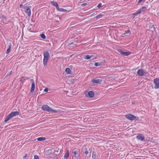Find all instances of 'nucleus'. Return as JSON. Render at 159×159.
<instances>
[{
	"mask_svg": "<svg viewBox=\"0 0 159 159\" xmlns=\"http://www.w3.org/2000/svg\"><path fill=\"white\" fill-rule=\"evenodd\" d=\"M43 64L44 66L47 65V62L50 57V55L49 52L46 51L43 52Z\"/></svg>",
	"mask_w": 159,
	"mask_h": 159,
	"instance_id": "1",
	"label": "nucleus"
},
{
	"mask_svg": "<svg viewBox=\"0 0 159 159\" xmlns=\"http://www.w3.org/2000/svg\"><path fill=\"white\" fill-rule=\"evenodd\" d=\"M42 109L44 111H46L48 112L57 113L58 111L52 109L49 107L47 105H44L42 107Z\"/></svg>",
	"mask_w": 159,
	"mask_h": 159,
	"instance_id": "2",
	"label": "nucleus"
},
{
	"mask_svg": "<svg viewBox=\"0 0 159 159\" xmlns=\"http://www.w3.org/2000/svg\"><path fill=\"white\" fill-rule=\"evenodd\" d=\"M125 117L126 118L130 120H137L139 119V118L134 115L131 114H129L125 116Z\"/></svg>",
	"mask_w": 159,
	"mask_h": 159,
	"instance_id": "3",
	"label": "nucleus"
},
{
	"mask_svg": "<svg viewBox=\"0 0 159 159\" xmlns=\"http://www.w3.org/2000/svg\"><path fill=\"white\" fill-rule=\"evenodd\" d=\"M153 83L154 84V87L155 89H159V79L156 78L153 80Z\"/></svg>",
	"mask_w": 159,
	"mask_h": 159,
	"instance_id": "4",
	"label": "nucleus"
},
{
	"mask_svg": "<svg viewBox=\"0 0 159 159\" xmlns=\"http://www.w3.org/2000/svg\"><path fill=\"white\" fill-rule=\"evenodd\" d=\"M31 6H25L24 7L25 10V12L28 14V16H31Z\"/></svg>",
	"mask_w": 159,
	"mask_h": 159,
	"instance_id": "5",
	"label": "nucleus"
},
{
	"mask_svg": "<svg viewBox=\"0 0 159 159\" xmlns=\"http://www.w3.org/2000/svg\"><path fill=\"white\" fill-rule=\"evenodd\" d=\"M117 51L121 55L125 56H128L131 53V52L129 51L124 52L122 50L120 49H118Z\"/></svg>",
	"mask_w": 159,
	"mask_h": 159,
	"instance_id": "6",
	"label": "nucleus"
},
{
	"mask_svg": "<svg viewBox=\"0 0 159 159\" xmlns=\"http://www.w3.org/2000/svg\"><path fill=\"white\" fill-rule=\"evenodd\" d=\"M86 97L88 98H93L94 96V93L92 91H89V92H86L85 93Z\"/></svg>",
	"mask_w": 159,
	"mask_h": 159,
	"instance_id": "7",
	"label": "nucleus"
},
{
	"mask_svg": "<svg viewBox=\"0 0 159 159\" xmlns=\"http://www.w3.org/2000/svg\"><path fill=\"white\" fill-rule=\"evenodd\" d=\"M136 138L139 140L141 141H143L145 137L142 134H139L136 136Z\"/></svg>",
	"mask_w": 159,
	"mask_h": 159,
	"instance_id": "8",
	"label": "nucleus"
},
{
	"mask_svg": "<svg viewBox=\"0 0 159 159\" xmlns=\"http://www.w3.org/2000/svg\"><path fill=\"white\" fill-rule=\"evenodd\" d=\"M53 150V148H51L49 149H46L45 151L46 154L47 155H48L49 154L52 153Z\"/></svg>",
	"mask_w": 159,
	"mask_h": 159,
	"instance_id": "9",
	"label": "nucleus"
},
{
	"mask_svg": "<svg viewBox=\"0 0 159 159\" xmlns=\"http://www.w3.org/2000/svg\"><path fill=\"white\" fill-rule=\"evenodd\" d=\"M12 117L11 116V115L10 113L7 116L5 120L4 121L3 123V125L5 124V123L7 121H9L10 120L11 118H12Z\"/></svg>",
	"mask_w": 159,
	"mask_h": 159,
	"instance_id": "10",
	"label": "nucleus"
},
{
	"mask_svg": "<svg viewBox=\"0 0 159 159\" xmlns=\"http://www.w3.org/2000/svg\"><path fill=\"white\" fill-rule=\"evenodd\" d=\"M102 81V80L100 79H93L92 80V82L93 83H95V84H97L98 83L100 84Z\"/></svg>",
	"mask_w": 159,
	"mask_h": 159,
	"instance_id": "11",
	"label": "nucleus"
},
{
	"mask_svg": "<svg viewBox=\"0 0 159 159\" xmlns=\"http://www.w3.org/2000/svg\"><path fill=\"white\" fill-rule=\"evenodd\" d=\"M137 73L139 76H143V70L142 69L139 70L137 71Z\"/></svg>",
	"mask_w": 159,
	"mask_h": 159,
	"instance_id": "12",
	"label": "nucleus"
},
{
	"mask_svg": "<svg viewBox=\"0 0 159 159\" xmlns=\"http://www.w3.org/2000/svg\"><path fill=\"white\" fill-rule=\"evenodd\" d=\"M84 148L83 151V153L84 154L86 155V156L90 150V148L89 147L86 148V147Z\"/></svg>",
	"mask_w": 159,
	"mask_h": 159,
	"instance_id": "13",
	"label": "nucleus"
},
{
	"mask_svg": "<svg viewBox=\"0 0 159 159\" xmlns=\"http://www.w3.org/2000/svg\"><path fill=\"white\" fill-rule=\"evenodd\" d=\"M76 150V149H74L72 150V153L74 154V155H73V157H75L77 159H78L79 156L78 155V156H77V151Z\"/></svg>",
	"mask_w": 159,
	"mask_h": 159,
	"instance_id": "14",
	"label": "nucleus"
},
{
	"mask_svg": "<svg viewBox=\"0 0 159 159\" xmlns=\"http://www.w3.org/2000/svg\"><path fill=\"white\" fill-rule=\"evenodd\" d=\"M147 10L146 8L145 7H142L141 8H140L138 10V11L139 12H140V13L142 12H143L146 11Z\"/></svg>",
	"mask_w": 159,
	"mask_h": 159,
	"instance_id": "15",
	"label": "nucleus"
},
{
	"mask_svg": "<svg viewBox=\"0 0 159 159\" xmlns=\"http://www.w3.org/2000/svg\"><path fill=\"white\" fill-rule=\"evenodd\" d=\"M12 117L19 115V112L18 111H13L10 113Z\"/></svg>",
	"mask_w": 159,
	"mask_h": 159,
	"instance_id": "16",
	"label": "nucleus"
},
{
	"mask_svg": "<svg viewBox=\"0 0 159 159\" xmlns=\"http://www.w3.org/2000/svg\"><path fill=\"white\" fill-rule=\"evenodd\" d=\"M98 154L95 152H93L92 153V158L93 159H97L98 158Z\"/></svg>",
	"mask_w": 159,
	"mask_h": 159,
	"instance_id": "17",
	"label": "nucleus"
},
{
	"mask_svg": "<svg viewBox=\"0 0 159 159\" xmlns=\"http://www.w3.org/2000/svg\"><path fill=\"white\" fill-rule=\"evenodd\" d=\"M35 86L34 82H32L31 87L30 93H33V92H34L35 89Z\"/></svg>",
	"mask_w": 159,
	"mask_h": 159,
	"instance_id": "18",
	"label": "nucleus"
},
{
	"mask_svg": "<svg viewBox=\"0 0 159 159\" xmlns=\"http://www.w3.org/2000/svg\"><path fill=\"white\" fill-rule=\"evenodd\" d=\"M70 153L69 150H67L65 155L64 156V158L66 159H67L69 156Z\"/></svg>",
	"mask_w": 159,
	"mask_h": 159,
	"instance_id": "19",
	"label": "nucleus"
},
{
	"mask_svg": "<svg viewBox=\"0 0 159 159\" xmlns=\"http://www.w3.org/2000/svg\"><path fill=\"white\" fill-rule=\"evenodd\" d=\"M51 4L53 6L56 7L57 9V8H58V5L57 2L55 1H52V2Z\"/></svg>",
	"mask_w": 159,
	"mask_h": 159,
	"instance_id": "20",
	"label": "nucleus"
},
{
	"mask_svg": "<svg viewBox=\"0 0 159 159\" xmlns=\"http://www.w3.org/2000/svg\"><path fill=\"white\" fill-rule=\"evenodd\" d=\"M93 57V55H87L86 56H84V58L85 59L88 60V59H90L91 57Z\"/></svg>",
	"mask_w": 159,
	"mask_h": 159,
	"instance_id": "21",
	"label": "nucleus"
},
{
	"mask_svg": "<svg viewBox=\"0 0 159 159\" xmlns=\"http://www.w3.org/2000/svg\"><path fill=\"white\" fill-rule=\"evenodd\" d=\"M105 13V12H102L101 14H99L97 15L96 17V18L97 19H98L99 18H101L102 16H103Z\"/></svg>",
	"mask_w": 159,
	"mask_h": 159,
	"instance_id": "22",
	"label": "nucleus"
},
{
	"mask_svg": "<svg viewBox=\"0 0 159 159\" xmlns=\"http://www.w3.org/2000/svg\"><path fill=\"white\" fill-rule=\"evenodd\" d=\"M57 10L60 11H61V12H66L67 11V10H66L64 9L63 8H59V7H58V8H57Z\"/></svg>",
	"mask_w": 159,
	"mask_h": 159,
	"instance_id": "23",
	"label": "nucleus"
},
{
	"mask_svg": "<svg viewBox=\"0 0 159 159\" xmlns=\"http://www.w3.org/2000/svg\"><path fill=\"white\" fill-rule=\"evenodd\" d=\"M11 46L12 45L11 44V43H10L8 48L7 49L6 51V53L7 54H8L10 52L11 50Z\"/></svg>",
	"mask_w": 159,
	"mask_h": 159,
	"instance_id": "24",
	"label": "nucleus"
},
{
	"mask_svg": "<svg viewBox=\"0 0 159 159\" xmlns=\"http://www.w3.org/2000/svg\"><path fill=\"white\" fill-rule=\"evenodd\" d=\"M38 141H43L45 140L46 139V138L45 137H39L37 139Z\"/></svg>",
	"mask_w": 159,
	"mask_h": 159,
	"instance_id": "25",
	"label": "nucleus"
},
{
	"mask_svg": "<svg viewBox=\"0 0 159 159\" xmlns=\"http://www.w3.org/2000/svg\"><path fill=\"white\" fill-rule=\"evenodd\" d=\"M102 62H95L94 63V66H102Z\"/></svg>",
	"mask_w": 159,
	"mask_h": 159,
	"instance_id": "26",
	"label": "nucleus"
},
{
	"mask_svg": "<svg viewBox=\"0 0 159 159\" xmlns=\"http://www.w3.org/2000/svg\"><path fill=\"white\" fill-rule=\"evenodd\" d=\"M65 71L68 74H70L71 73L70 69L68 68H67L66 69Z\"/></svg>",
	"mask_w": 159,
	"mask_h": 159,
	"instance_id": "27",
	"label": "nucleus"
},
{
	"mask_svg": "<svg viewBox=\"0 0 159 159\" xmlns=\"http://www.w3.org/2000/svg\"><path fill=\"white\" fill-rule=\"evenodd\" d=\"M25 80V76H23L21 77L20 79V81L21 83H24Z\"/></svg>",
	"mask_w": 159,
	"mask_h": 159,
	"instance_id": "28",
	"label": "nucleus"
},
{
	"mask_svg": "<svg viewBox=\"0 0 159 159\" xmlns=\"http://www.w3.org/2000/svg\"><path fill=\"white\" fill-rule=\"evenodd\" d=\"M139 12H139V11L138 10L136 12L132 14V16H134V17L136 16H137L138 14H140Z\"/></svg>",
	"mask_w": 159,
	"mask_h": 159,
	"instance_id": "29",
	"label": "nucleus"
},
{
	"mask_svg": "<svg viewBox=\"0 0 159 159\" xmlns=\"http://www.w3.org/2000/svg\"><path fill=\"white\" fill-rule=\"evenodd\" d=\"M40 37L42 39H45L46 38L45 35L43 34H40Z\"/></svg>",
	"mask_w": 159,
	"mask_h": 159,
	"instance_id": "30",
	"label": "nucleus"
},
{
	"mask_svg": "<svg viewBox=\"0 0 159 159\" xmlns=\"http://www.w3.org/2000/svg\"><path fill=\"white\" fill-rule=\"evenodd\" d=\"M128 33L129 34V35H130L131 33L129 30H127L125 31V32L124 34H127Z\"/></svg>",
	"mask_w": 159,
	"mask_h": 159,
	"instance_id": "31",
	"label": "nucleus"
},
{
	"mask_svg": "<svg viewBox=\"0 0 159 159\" xmlns=\"http://www.w3.org/2000/svg\"><path fill=\"white\" fill-rule=\"evenodd\" d=\"M102 3L101 2H100L98 4L97 6V7L98 8H100L102 7Z\"/></svg>",
	"mask_w": 159,
	"mask_h": 159,
	"instance_id": "32",
	"label": "nucleus"
},
{
	"mask_svg": "<svg viewBox=\"0 0 159 159\" xmlns=\"http://www.w3.org/2000/svg\"><path fill=\"white\" fill-rule=\"evenodd\" d=\"M34 159H39V157L38 155H35L34 156Z\"/></svg>",
	"mask_w": 159,
	"mask_h": 159,
	"instance_id": "33",
	"label": "nucleus"
},
{
	"mask_svg": "<svg viewBox=\"0 0 159 159\" xmlns=\"http://www.w3.org/2000/svg\"><path fill=\"white\" fill-rule=\"evenodd\" d=\"M143 75H146L148 73V72H147L145 70H143Z\"/></svg>",
	"mask_w": 159,
	"mask_h": 159,
	"instance_id": "34",
	"label": "nucleus"
},
{
	"mask_svg": "<svg viewBox=\"0 0 159 159\" xmlns=\"http://www.w3.org/2000/svg\"><path fill=\"white\" fill-rule=\"evenodd\" d=\"M87 4L86 3H83L81 4V6L82 7H84L86 6Z\"/></svg>",
	"mask_w": 159,
	"mask_h": 159,
	"instance_id": "35",
	"label": "nucleus"
},
{
	"mask_svg": "<svg viewBox=\"0 0 159 159\" xmlns=\"http://www.w3.org/2000/svg\"><path fill=\"white\" fill-rule=\"evenodd\" d=\"M12 72V71H11H11L9 73H7V76H9V75H10L11 74Z\"/></svg>",
	"mask_w": 159,
	"mask_h": 159,
	"instance_id": "36",
	"label": "nucleus"
},
{
	"mask_svg": "<svg viewBox=\"0 0 159 159\" xmlns=\"http://www.w3.org/2000/svg\"><path fill=\"white\" fill-rule=\"evenodd\" d=\"M48 91V89L47 88H45L44 90V91L46 92H47Z\"/></svg>",
	"mask_w": 159,
	"mask_h": 159,
	"instance_id": "37",
	"label": "nucleus"
},
{
	"mask_svg": "<svg viewBox=\"0 0 159 159\" xmlns=\"http://www.w3.org/2000/svg\"><path fill=\"white\" fill-rule=\"evenodd\" d=\"M53 149H54V151H56L58 150V148H53Z\"/></svg>",
	"mask_w": 159,
	"mask_h": 159,
	"instance_id": "38",
	"label": "nucleus"
},
{
	"mask_svg": "<svg viewBox=\"0 0 159 159\" xmlns=\"http://www.w3.org/2000/svg\"><path fill=\"white\" fill-rule=\"evenodd\" d=\"M2 18L4 19H6V16H4V15H3L2 16Z\"/></svg>",
	"mask_w": 159,
	"mask_h": 159,
	"instance_id": "39",
	"label": "nucleus"
},
{
	"mask_svg": "<svg viewBox=\"0 0 159 159\" xmlns=\"http://www.w3.org/2000/svg\"><path fill=\"white\" fill-rule=\"evenodd\" d=\"M27 156V154H25L24 156V157H23V158H24L25 159V158Z\"/></svg>",
	"mask_w": 159,
	"mask_h": 159,
	"instance_id": "40",
	"label": "nucleus"
},
{
	"mask_svg": "<svg viewBox=\"0 0 159 159\" xmlns=\"http://www.w3.org/2000/svg\"><path fill=\"white\" fill-rule=\"evenodd\" d=\"M29 77H25V80H28V79H29Z\"/></svg>",
	"mask_w": 159,
	"mask_h": 159,
	"instance_id": "41",
	"label": "nucleus"
},
{
	"mask_svg": "<svg viewBox=\"0 0 159 159\" xmlns=\"http://www.w3.org/2000/svg\"><path fill=\"white\" fill-rule=\"evenodd\" d=\"M30 81L32 82H34V80L32 79H31L30 80Z\"/></svg>",
	"mask_w": 159,
	"mask_h": 159,
	"instance_id": "42",
	"label": "nucleus"
},
{
	"mask_svg": "<svg viewBox=\"0 0 159 159\" xmlns=\"http://www.w3.org/2000/svg\"><path fill=\"white\" fill-rule=\"evenodd\" d=\"M143 0H139V1H138V2L139 3L140 2H142Z\"/></svg>",
	"mask_w": 159,
	"mask_h": 159,
	"instance_id": "43",
	"label": "nucleus"
},
{
	"mask_svg": "<svg viewBox=\"0 0 159 159\" xmlns=\"http://www.w3.org/2000/svg\"><path fill=\"white\" fill-rule=\"evenodd\" d=\"M72 55L70 56V57H72Z\"/></svg>",
	"mask_w": 159,
	"mask_h": 159,
	"instance_id": "44",
	"label": "nucleus"
},
{
	"mask_svg": "<svg viewBox=\"0 0 159 159\" xmlns=\"http://www.w3.org/2000/svg\"><path fill=\"white\" fill-rule=\"evenodd\" d=\"M91 151H90V153H91Z\"/></svg>",
	"mask_w": 159,
	"mask_h": 159,
	"instance_id": "45",
	"label": "nucleus"
}]
</instances>
